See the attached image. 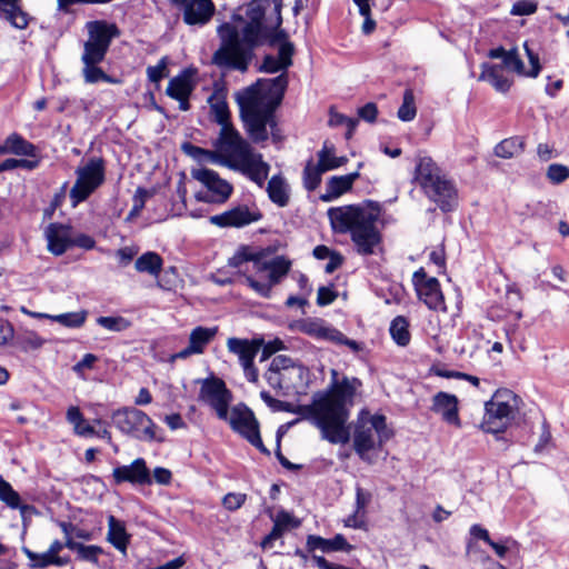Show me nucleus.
<instances>
[{"label": "nucleus", "instance_id": "obj_1", "mask_svg": "<svg viewBox=\"0 0 569 569\" xmlns=\"http://www.w3.org/2000/svg\"><path fill=\"white\" fill-rule=\"evenodd\" d=\"M337 375L332 370L333 382L330 389L316 397L312 405L305 410L321 430L323 439L330 443H347L350 440V430L346 426L349 419L348 407L353 405L357 389L362 382L356 377H343L337 381Z\"/></svg>", "mask_w": 569, "mask_h": 569}, {"label": "nucleus", "instance_id": "obj_2", "mask_svg": "<svg viewBox=\"0 0 569 569\" xmlns=\"http://www.w3.org/2000/svg\"><path fill=\"white\" fill-rule=\"evenodd\" d=\"M381 213L379 202L366 200L328 210V218L336 233H349L356 251L361 256L376 254L381 248L382 234L377 227Z\"/></svg>", "mask_w": 569, "mask_h": 569}, {"label": "nucleus", "instance_id": "obj_3", "mask_svg": "<svg viewBox=\"0 0 569 569\" xmlns=\"http://www.w3.org/2000/svg\"><path fill=\"white\" fill-rule=\"evenodd\" d=\"M88 39L81 54L82 77L87 83L103 81L106 72L99 64L106 59L112 40L120 36V29L107 20H92L86 23Z\"/></svg>", "mask_w": 569, "mask_h": 569}, {"label": "nucleus", "instance_id": "obj_4", "mask_svg": "<svg viewBox=\"0 0 569 569\" xmlns=\"http://www.w3.org/2000/svg\"><path fill=\"white\" fill-rule=\"evenodd\" d=\"M240 118L249 138L254 143L268 140L269 131L274 142L281 140V131L276 120V110L267 107L254 96L253 90H243L237 98Z\"/></svg>", "mask_w": 569, "mask_h": 569}, {"label": "nucleus", "instance_id": "obj_5", "mask_svg": "<svg viewBox=\"0 0 569 569\" xmlns=\"http://www.w3.org/2000/svg\"><path fill=\"white\" fill-rule=\"evenodd\" d=\"M415 181L429 200L442 212H451L458 206V191L438 164L428 156L419 157L415 170Z\"/></svg>", "mask_w": 569, "mask_h": 569}, {"label": "nucleus", "instance_id": "obj_6", "mask_svg": "<svg viewBox=\"0 0 569 569\" xmlns=\"http://www.w3.org/2000/svg\"><path fill=\"white\" fill-rule=\"evenodd\" d=\"M220 46L212 54V63L220 69L246 72L250 66V49L243 50L239 30L229 22L217 29Z\"/></svg>", "mask_w": 569, "mask_h": 569}, {"label": "nucleus", "instance_id": "obj_7", "mask_svg": "<svg viewBox=\"0 0 569 569\" xmlns=\"http://www.w3.org/2000/svg\"><path fill=\"white\" fill-rule=\"evenodd\" d=\"M376 436L379 446L389 439L390 432L387 428L386 417L362 412L353 433V448L361 460L371 462L368 453L376 448Z\"/></svg>", "mask_w": 569, "mask_h": 569}, {"label": "nucleus", "instance_id": "obj_8", "mask_svg": "<svg viewBox=\"0 0 569 569\" xmlns=\"http://www.w3.org/2000/svg\"><path fill=\"white\" fill-rule=\"evenodd\" d=\"M76 181L69 192L71 206L84 202L106 181V162L101 157H92L74 170Z\"/></svg>", "mask_w": 569, "mask_h": 569}, {"label": "nucleus", "instance_id": "obj_9", "mask_svg": "<svg viewBox=\"0 0 569 569\" xmlns=\"http://www.w3.org/2000/svg\"><path fill=\"white\" fill-rule=\"evenodd\" d=\"M515 395L508 389L497 390L492 398L485 403V415L480 428L488 433L505 432L515 416L510 399Z\"/></svg>", "mask_w": 569, "mask_h": 569}, {"label": "nucleus", "instance_id": "obj_10", "mask_svg": "<svg viewBox=\"0 0 569 569\" xmlns=\"http://www.w3.org/2000/svg\"><path fill=\"white\" fill-rule=\"evenodd\" d=\"M113 425L122 432L138 440L152 441L157 439L156 423L142 410L122 408L112 413Z\"/></svg>", "mask_w": 569, "mask_h": 569}, {"label": "nucleus", "instance_id": "obj_11", "mask_svg": "<svg viewBox=\"0 0 569 569\" xmlns=\"http://www.w3.org/2000/svg\"><path fill=\"white\" fill-rule=\"evenodd\" d=\"M292 261L284 256H276L267 263H259L256 272H267L266 280H257L252 276H246V283L260 297L269 298L272 288L279 284L289 273Z\"/></svg>", "mask_w": 569, "mask_h": 569}, {"label": "nucleus", "instance_id": "obj_12", "mask_svg": "<svg viewBox=\"0 0 569 569\" xmlns=\"http://www.w3.org/2000/svg\"><path fill=\"white\" fill-rule=\"evenodd\" d=\"M192 177L207 188L206 192L197 193L196 197L199 201L222 204L232 194L233 187L211 169L201 168L193 170Z\"/></svg>", "mask_w": 569, "mask_h": 569}, {"label": "nucleus", "instance_id": "obj_13", "mask_svg": "<svg viewBox=\"0 0 569 569\" xmlns=\"http://www.w3.org/2000/svg\"><path fill=\"white\" fill-rule=\"evenodd\" d=\"M219 152L220 162L229 168V163H236L253 150L251 144L234 128H221L214 143Z\"/></svg>", "mask_w": 569, "mask_h": 569}, {"label": "nucleus", "instance_id": "obj_14", "mask_svg": "<svg viewBox=\"0 0 569 569\" xmlns=\"http://www.w3.org/2000/svg\"><path fill=\"white\" fill-rule=\"evenodd\" d=\"M262 339L249 340L241 338H229L227 341L228 350L231 353L238 356L246 379L252 383H257L259 379V372L253 363V360L262 348Z\"/></svg>", "mask_w": 569, "mask_h": 569}, {"label": "nucleus", "instance_id": "obj_15", "mask_svg": "<svg viewBox=\"0 0 569 569\" xmlns=\"http://www.w3.org/2000/svg\"><path fill=\"white\" fill-rule=\"evenodd\" d=\"M263 218L254 202L233 206L229 210L209 218L210 223L220 228H243Z\"/></svg>", "mask_w": 569, "mask_h": 569}, {"label": "nucleus", "instance_id": "obj_16", "mask_svg": "<svg viewBox=\"0 0 569 569\" xmlns=\"http://www.w3.org/2000/svg\"><path fill=\"white\" fill-rule=\"evenodd\" d=\"M299 330L317 340H326L336 345L347 346L353 352L362 350V345L356 340L349 339L340 330L325 326L321 319H307L299 323Z\"/></svg>", "mask_w": 569, "mask_h": 569}, {"label": "nucleus", "instance_id": "obj_17", "mask_svg": "<svg viewBox=\"0 0 569 569\" xmlns=\"http://www.w3.org/2000/svg\"><path fill=\"white\" fill-rule=\"evenodd\" d=\"M182 12V20L190 27L207 26L216 13L212 0H170Z\"/></svg>", "mask_w": 569, "mask_h": 569}, {"label": "nucleus", "instance_id": "obj_18", "mask_svg": "<svg viewBox=\"0 0 569 569\" xmlns=\"http://www.w3.org/2000/svg\"><path fill=\"white\" fill-rule=\"evenodd\" d=\"M288 82L287 73L282 72L273 79H259L244 90H253L254 96L267 107L277 110L282 102Z\"/></svg>", "mask_w": 569, "mask_h": 569}, {"label": "nucleus", "instance_id": "obj_19", "mask_svg": "<svg viewBox=\"0 0 569 569\" xmlns=\"http://www.w3.org/2000/svg\"><path fill=\"white\" fill-rule=\"evenodd\" d=\"M412 283L417 295L431 310L443 309L445 300L440 289V282L435 277H428L425 269L420 268L412 276Z\"/></svg>", "mask_w": 569, "mask_h": 569}, {"label": "nucleus", "instance_id": "obj_20", "mask_svg": "<svg viewBox=\"0 0 569 569\" xmlns=\"http://www.w3.org/2000/svg\"><path fill=\"white\" fill-rule=\"evenodd\" d=\"M229 168L240 172L259 187H263L269 176L270 164L267 163L262 154L252 150L236 163H229Z\"/></svg>", "mask_w": 569, "mask_h": 569}, {"label": "nucleus", "instance_id": "obj_21", "mask_svg": "<svg viewBox=\"0 0 569 569\" xmlns=\"http://www.w3.org/2000/svg\"><path fill=\"white\" fill-rule=\"evenodd\" d=\"M112 478L116 485L129 482L133 486H146L152 482L143 458H137L130 465L116 467L112 471Z\"/></svg>", "mask_w": 569, "mask_h": 569}, {"label": "nucleus", "instance_id": "obj_22", "mask_svg": "<svg viewBox=\"0 0 569 569\" xmlns=\"http://www.w3.org/2000/svg\"><path fill=\"white\" fill-rule=\"evenodd\" d=\"M229 425L234 432L246 440L260 431L259 421L253 411L244 403H238L231 409Z\"/></svg>", "mask_w": 569, "mask_h": 569}, {"label": "nucleus", "instance_id": "obj_23", "mask_svg": "<svg viewBox=\"0 0 569 569\" xmlns=\"http://www.w3.org/2000/svg\"><path fill=\"white\" fill-rule=\"evenodd\" d=\"M430 410L439 416L449 425L461 427L459 418V400L457 396L445 391H439L432 397Z\"/></svg>", "mask_w": 569, "mask_h": 569}, {"label": "nucleus", "instance_id": "obj_24", "mask_svg": "<svg viewBox=\"0 0 569 569\" xmlns=\"http://www.w3.org/2000/svg\"><path fill=\"white\" fill-rule=\"evenodd\" d=\"M281 0H252L246 10L248 21L266 23V16L271 12L276 16L272 29L278 30L282 23Z\"/></svg>", "mask_w": 569, "mask_h": 569}, {"label": "nucleus", "instance_id": "obj_25", "mask_svg": "<svg viewBox=\"0 0 569 569\" xmlns=\"http://www.w3.org/2000/svg\"><path fill=\"white\" fill-rule=\"evenodd\" d=\"M44 237L47 240L48 251L53 256L63 254L69 248H71L70 227L51 222L44 230Z\"/></svg>", "mask_w": 569, "mask_h": 569}, {"label": "nucleus", "instance_id": "obj_26", "mask_svg": "<svg viewBox=\"0 0 569 569\" xmlns=\"http://www.w3.org/2000/svg\"><path fill=\"white\" fill-rule=\"evenodd\" d=\"M353 548L355 547L350 545L341 533H337L330 539H326L317 535H309L306 541V549L308 552H315L316 550H320L323 553L339 551L350 552Z\"/></svg>", "mask_w": 569, "mask_h": 569}, {"label": "nucleus", "instance_id": "obj_27", "mask_svg": "<svg viewBox=\"0 0 569 569\" xmlns=\"http://www.w3.org/2000/svg\"><path fill=\"white\" fill-rule=\"evenodd\" d=\"M272 27L269 28L267 23H258L247 21L241 29L242 49L246 51L250 49V62L254 57V49L261 46L264 40L270 36Z\"/></svg>", "mask_w": 569, "mask_h": 569}, {"label": "nucleus", "instance_id": "obj_28", "mask_svg": "<svg viewBox=\"0 0 569 569\" xmlns=\"http://www.w3.org/2000/svg\"><path fill=\"white\" fill-rule=\"evenodd\" d=\"M199 398L211 406L232 395L222 379L210 377L202 380Z\"/></svg>", "mask_w": 569, "mask_h": 569}, {"label": "nucleus", "instance_id": "obj_29", "mask_svg": "<svg viewBox=\"0 0 569 569\" xmlns=\"http://www.w3.org/2000/svg\"><path fill=\"white\" fill-rule=\"evenodd\" d=\"M0 18L17 29H26L30 16L22 10L20 0H0Z\"/></svg>", "mask_w": 569, "mask_h": 569}, {"label": "nucleus", "instance_id": "obj_30", "mask_svg": "<svg viewBox=\"0 0 569 569\" xmlns=\"http://www.w3.org/2000/svg\"><path fill=\"white\" fill-rule=\"evenodd\" d=\"M360 177L359 172H351L345 176H333L327 181L326 193L320 196L325 202L337 199L345 192L351 190L353 182Z\"/></svg>", "mask_w": 569, "mask_h": 569}, {"label": "nucleus", "instance_id": "obj_31", "mask_svg": "<svg viewBox=\"0 0 569 569\" xmlns=\"http://www.w3.org/2000/svg\"><path fill=\"white\" fill-rule=\"evenodd\" d=\"M194 73L196 70L191 68L182 70L178 76L170 79L166 93L172 99L190 97L194 89V82L192 81Z\"/></svg>", "mask_w": 569, "mask_h": 569}, {"label": "nucleus", "instance_id": "obj_32", "mask_svg": "<svg viewBox=\"0 0 569 569\" xmlns=\"http://www.w3.org/2000/svg\"><path fill=\"white\" fill-rule=\"evenodd\" d=\"M480 81L489 82L498 92L506 93L509 91L512 80L503 74L502 66L482 63Z\"/></svg>", "mask_w": 569, "mask_h": 569}, {"label": "nucleus", "instance_id": "obj_33", "mask_svg": "<svg viewBox=\"0 0 569 569\" xmlns=\"http://www.w3.org/2000/svg\"><path fill=\"white\" fill-rule=\"evenodd\" d=\"M131 536L127 532L126 523L110 515L108 517L107 540L119 551L124 552L130 543Z\"/></svg>", "mask_w": 569, "mask_h": 569}, {"label": "nucleus", "instance_id": "obj_34", "mask_svg": "<svg viewBox=\"0 0 569 569\" xmlns=\"http://www.w3.org/2000/svg\"><path fill=\"white\" fill-rule=\"evenodd\" d=\"M10 340L12 341V346L22 352L38 350L46 343L44 338L27 328H19L17 332L13 331V338Z\"/></svg>", "mask_w": 569, "mask_h": 569}, {"label": "nucleus", "instance_id": "obj_35", "mask_svg": "<svg viewBox=\"0 0 569 569\" xmlns=\"http://www.w3.org/2000/svg\"><path fill=\"white\" fill-rule=\"evenodd\" d=\"M244 262H252L253 269L256 270L259 263H267L269 259H267L264 250L253 251L249 247L242 246L228 260V264L233 268H239Z\"/></svg>", "mask_w": 569, "mask_h": 569}, {"label": "nucleus", "instance_id": "obj_36", "mask_svg": "<svg viewBox=\"0 0 569 569\" xmlns=\"http://www.w3.org/2000/svg\"><path fill=\"white\" fill-rule=\"evenodd\" d=\"M269 199L278 207H286L289 203V190L284 178L281 174L272 176L267 186Z\"/></svg>", "mask_w": 569, "mask_h": 569}, {"label": "nucleus", "instance_id": "obj_37", "mask_svg": "<svg viewBox=\"0 0 569 569\" xmlns=\"http://www.w3.org/2000/svg\"><path fill=\"white\" fill-rule=\"evenodd\" d=\"M24 553L31 561V566L37 569H46L50 566L63 567L70 562L69 557L53 556L48 550L46 552L38 553L24 548Z\"/></svg>", "mask_w": 569, "mask_h": 569}, {"label": "nucleus", "instance_id": "obj_38", "mask_svg": "<svg viewBox=\"0 0 569 569\" xmlns=\"http://www.w3.org/2000/svg\"><path fill=\"white\" fill-rule=\"evenodd\" d=\"M67 421L73 426L74 433L79 437L88 438L93 437L96 429L91 426L83 417L80 409L76 406H71L67 410Z\"/></svg>", "mask_w": 569, "mask_h": 569}, {"label": "nucleus", "instance_id": "obj_39", "mask_svg": "<svg viewBox=\"0 0 569 569\" xmlns=\"http://www.w3.org/2000/svg\"><path fill=\"white\" fill-rule=\"evenodd\" d=\"M218 332L217 327L207 328V327H196L189 336V343L191 349L200 355L204 351L207 345H209Z\"/></svg>", "mask_w": 569, "mask_h": 569}, {"label": "nucleus", "instance_id": "obj_40", "mask_svg": "<svg viewBox=\"0 0 569 569\" xmlns=\"http://www.w3.org/2000/svg\"><path fill=\"white\" fill-rule=\"evenodd\" d=\"M6 141L9 153L30 158L37 157V147L17 132L9 134Z\"/></svg>", "mask_w": 569, "mask_h": 569}, {"label": "nucleus", "instance_id": "obj_41", "mask_svg": "<svg viewBox=\"0 0 569 569\" xmlns=\"http://www.w3.org/2000/svg\"><path fill=\"white\" fill-rule=\"evenodd\" d=\"M208 102L210 103V113L213 121L220 124L221 128H232L230 111L226 100L219 99L212 94L209 97Z\"/></svg>", "mask_w": 569, "mask_h": 569}, {"label": "nucleus", "instance_id": "obj_42", "mask_svg": "<svg viewBox=\"0 0 569 569\" xmlns=\"http://www.w3.org/2000/svg\"><path fill=\"white\" fill-rule=\"evenodd\" d=\"M162 258L153 251L144 252L134 262L137 271L151 276H158L162 270Z\"/></svg>", "mask_w": 569, "mask_h": 569}, {"label": "nucleus", "instance_id": "obj_43", "mask_svg": "<svg viewBox=\"0 0 569 569\" xmlns=\"http://www.w3.org/2000/svg\"><path fill=\"white\" fill-rule=\"evenodd\" d=\"M66 547L72 551L77 552V558L81 561H88L91 563H97L99 556L103 552L102 548L94 545H83L76 540L66 541Z\"/></svg>", "mask_w": 569, "mask_h": 569}, {"label": "nucleus", "instance_id": "obj_44", "mask_svg": "<svg viewBox=\"0 0 569 569\" xmlns=\"http://www.w3.org/2000/svg\"><path fill=\"white\" fill-rule=\"evenodd\" d=\"M389 332L398 346L406 347L409 345L411 335L409 331V322L406 317L397 316L390 323Z\"/></svg>", "mask_w": 569, "mask_h": 569}, {"label": "nucleus", "instance_id": "obj_45", "mask_svg": "<svg viewBox=\"0 0 569 569\" xmlns=\"http://www.w3.org/2000/svg\"><path fill=\"white\" fill-rule=\"evenodd\" d=\"M327 172L321 164L320 161H318L317 164L313 163L312 159L308 160L305 169H303V187L308 191H315L321 183V177L322 174Z\"/></svg>", "mask_w": 569, "mask_h": 569}, {"label": "nucleus", "instance_id": "obj_46", "mask_svg": "<svg viewBox=\"0 0 569 569\" xmlns=\"http://www.w3.org/2000/svg\"><path fill=\"white\" fill-rule=\"evenodd\" d=\"M525 149V141L521 137H511L500 141L495 147V154L502 159H510L521 153Z\"/></svg>", "mask_w": 569, "mask_h": 569}, {"label": "nucleus", "instance_id": "obj_47", "mask_svg": "<svg viewBox=\"0 0 569 569\" xmlns=\"http://www.w3.org/2000/svg\"><path fill=\"white\" fill-rule=\"evenodd\" d=\"M270 367L272 370H278L279 372H297L298 379H302L305 367L300 363H297L293 359L284 355L276 356L271 362Z\"/></svg>", "mask_w": 569, "mask_h": 569}, {"label": "nucleus", "instance_id": "obj_48", "mask_svg": "<svg viewBox=\"0 0 569 569\" xmlns=\"http://www.w3.org/2000/svg\"><path fill=\"white\" fill-rule=\"evenodd\" d=\"M335 148L328 147L327 142H325L322 149L318 152V159L323 166L326 171L335 170L345 166L348 162L347 157H336L333 154Z\"/></svg>", "mask_w": 569, "mask_h": 569}, {"label": "nucleus", "instance_id": "obj_49", "mask_svg": "<svg viewBox=\"0 0 569 569\" xmlns=\"http://www.w3.org/2000/svg\"><path fill=\"white\" fill-rule=\"evenodd\" d=\"M0 500L3 501L11 509H24L21 506L20 495L12 488V486L0 476Z\"/></svg>", "mask_w": 569, "mask_h": 569}, {"label": "nucleus", "instance_id": "obj_50", "mask_svg": "<svg viewBox=\"0 0 569 569\" xmlns=\"http://www.w3.org/2000/svg\"><path fill=\"white\" fill-rule=\"evenodd\" d=\"M398 118L401 121L408 122L415 119L417 108L415 103V94L412 89H406L403 92L402 103L398 109Z\"/></svg>", "mask_w": 569, "mask_h": 569}, {"label": "nucleus", "instance_id": "obj_51", "mask_svg": "<svg viewBox=\"0 0 569 569\" xmlns=\"http://www.w3.org/2000/svg\"><path fill=\"white\" fill-rule=\"evenodd\" d=\"M86 311L66 312L50 317V320L56 321L67 328H80L86 322Z\"/></svg>", "mask_w": 569, "mask_h": 569}, {"label": "nucleus", "instance_id": "obj_52", "mask_svg": "<svg viewBox=\"0 0 569 569\" xmlns=\"http://www.w3.org/2000/svg\"><path fill=\"white\" fill-rule=\"evenodd\" d=\"M181 149L187 156L199 162L217 161L219 159L218 153L192 144L191 142H184Z\"/></svg>", "mask_w": 569, "mask_h": 569}, {"label": "nucleus", "instance_id": "obj_53", "mask_svg": "<svg viewBox=\"0 0 569 569\" xmlns=\"http://www.w3.org/2000/svg\"><path fill=\"white\" fill-rule=\"evenodd\" d=\"M97 323L99 326H101L102 328H104L109 331H113V332L124 331V330L129 329L131 326V322L121 316H117V317L101 316L97 319Z\"/></svg>", "mask_w": 569, "mask_h": 569}, {"label": "nucleus", "instance_id": "obj_54", "mask_svg": "<svg viewBox=\"0 0 569 569\" xmlns=\"http://www.w3.org/2000/svg\"><path fill=\"white\" fill-rule=\"evenodd\" d=\"M547 179L553 184H560L569 178V167L561 163H552L546 172Z\"/></svg>", "mask_w": 569, "mask_h": 569}, {"label": "nucleus", "instance_id": "obj_55", "mask_svg": "<svg viewBox=\"0 0 569 569\" xmlns=\"http://www.w3.org/2000/svg\"><path fill=\"white\" fill-rule=\"evenodd\" d=\"M168 58L163 57L156 66L147 68L148 80L153 83H159L161 79L167 77Z\"/></svg>", "mask_w": 569, "mask_h": 569}, {"label": "nucleus", "instance_id": "obj_56", "mask_svg": "<svg viewBox=\"0 0 569 569\" xmlns=\"http://www.w3.org/2000/svg\"><path fill=\"white\" fill-rule=\"evenodd\" d=\"M501 66H502V69L507 68V69L516 71L519 74H522L523 70H525L523 62L520 59L517 49H511L508 51Z\"/></svg>", "mask_w": 569, "mask_h": 569}, {"label": "nucleus", "instance_id": "obj_57", "mask_svg": "<svg viewBox=\"0 0 569 569\" xmlns=\"http://www.w3.org/2000/svg\"><path fill=\"white\" fill-rule=\"evenodd\" d=\"M247 500L246 493L229 492L222 499V506L229 511L240 509Z\"/></svg>", "mask_w": 569, "mask_h": 569}, {"label": "nucleus", "instance_id": "obj_58", "mask_svg": "<svg viewBox=\"0 0 569 569\" xmlns=\"http://www.w3.org/2000/svg\"><path fill=\"white\" fill-rule=\"evenodd\" d=\"M258 71L266 73H276L279 71H283L286 73L287 69L282 68V63L278 60L277 57L272 54H266L263 57L262 63L258 68Z\"/></svg>", "mask_w": 569, "mask_h": 569}, {"label": "nucleus", "instance_id": "obj_59", "mask_svg": "<svg viewBox=\"0 0 569 569\" xmlns=\"http://www.w3.org/2000/svg\"><path fill=\"white\" fill-rule=\"evenodd\" d=\"M538 9V4L531 0H520L513 3L510 14L512 16H530Z\"/></svg>", "mask_w": 569, "mask_h": 569}, {"label": "nucleus", "instance_id": "obj_60", "mask_svg": "<svg viewBox=\"0 0 569 569\" xmlns=\"http://www.w3.org/2000/svg\"><path fill=\"white\" fill-rule=\"evenodd\" d=\"M264 378L268 385L273 389H288V386H286V372L272 370L269 366L268 371L264 373Z\"/></svg>", "mask_w": 569, "mask_h": 569}, {"label": "nucleus", "instance_id": "obj_61", "mask_svg": "<svg viewBox=\"0 0 569 569\" xmlns=\"http://www.w3.org/2000/svg\"><path fill=\"white\" fill-rule=\"evenodd\" d=\"M98 357L93 353H86L83 358L72 367V371L80 378H84V370H90L97 362Z\"/></svg>", "mask_w": 569, "mask_h": 569}, {"label": "nucleus", "instance_id": "obj_62", "mask_svg": "<svg viewBox=\"0 0 569 569\" xmlns=\"http://www.w3.org/2000/svg\"><path fill=\"white\" fill-rule=\"evenodd\" d=\"M295 53L293 44L289 41H284L280 44L278 50V60L281 61L282 68H288L292 64V56Z\"/></svg>", "mask_w": 569, "mask_h": 569}, {"label": "nucleus", "instance_id": "obj_63", "mask_svg": "<svg viewBox=\"0 0 569 569\" xmlns=\"http://www.w3.org/2000/svg\"><path fill=\"white\" fill-rule=\"evenodd\" d=\"M338 297L337 291H335L331 287H320L318 289L317 295V305L320 307L331 305Z\"/></svg>", "mask_w": 569, "mask_h": 569}, {"label": "nucleus", "instance_id": "obj_64", "mask_svg": "<svg viewBox=\"0 0 569 569\" xmlns=\"http://www.w3.org/2000/svg\"><path fill=\"white\" fill-rule=\"evenodd\" d=\"M273 522L279 525L284 530H287L288 527L297 528L300 525V521H298L295 517L284 510H281L277 513L276 518H273Z\"/></svg>", "mask_w": 569, "mask_h": 569}]
</instances>
